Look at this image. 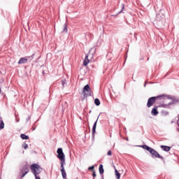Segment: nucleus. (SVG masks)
Returning a JSON list of instances; mask_svg holds the SVG:
<instances>
[{
  "label": "nucleus",
  "instance_id": "1",
  "mask_svg": "<svg viewBox=\"0 0 179 179\" xmlns=\"http://www.w3.org/2000/svg\"><path fill=\"white\" fill-rule=\"evenodd\" d=\"M57 157L60 160V171L64 178H65L66 177V171H65V154L64 153L62 148H57Z\"/></svg>",
  "mask_w": 179,
  "mask_h": 179
},
{
  "label": "nucleus",
  "instance_id": "2",
  "mask_svg": "<svg viewBox=\"0 0 179 179\" xmlns=\"http://www.w3.org/2000/svg\"><path fill=\"white\" fill-rule=\"evenodd\" d=\"M138 148H142V149H144V150H147L150 154V156L152 159H161V160L163 162V163H166V159H164V157L159 153L156 150L152 148L149 145L144 144L142 145H137Z\"/></svg>",
  "mask_w": 179,
  "mask_h": 179
},
{
  "label": "nucleus",
  "instance_id": "3",
  "mask_svg": "<svg viewBox=\"0 0 179 179\" xmlns=\"http://www.w3.org/2000/svg\"><path fill=\"white\" fill-rule=\"evenodd\" d=\"M82 94H83V96H81V101H85V99H87L89 96H92V90L90 89V85H89V84H87L83 88V92L81 93V95Z\"/></svg>",
  "mask_w": 179,
  "mask_h": 179
},
{
  "label": "nucleus",
  "instance_id": "4",
  "mask_svg": "<svg viewBox=\"0 0 179 179\" xmlns=\"http://www.w3.org/2000/svg\"><path fill=\"white\" fill-rule=\"evenodd\" d=\"M164 10H159V14H157L155 20L158 26H163V22H164Z\"/></svg>",
  "mask_w": 179,
  "mask_h": 179
},
{
  "label": "nucleus",
  "instance_id": "5",
  "mask_svg": "<svg viewBox=\"0 0 179 179\" xmlns=\"http://www.w3.org/2000/svg\"><path fill=\"white\" fill-rule=\"evenodd\" d=\"M31 171L34 176L38 175L41 173V171L43 168L41 167L40 164H32L30 166Z\"/></svg>",
  "mask_w": 179,
  "mask_h": 179
},
{
  "label": "nucleus",
  "instance_id": "6",
  "mask_svg": "<svg viewBox=\"0 0 179 179\" xmlns=\"http://www.w3.org/2000/svg\"><path fill=\"white\" fill-rule=\"evenodd\" d=\"M163 96H164V94H159L156 96L150 97L147 101L148 108H150V107H152V106H153V104H155V103H156V100H158V99H162V97H163Z\"/></svg>",
  "mask_w": 179,
  "mask_h": 179
},
{
  "label": "nucleus",
  "instance_id": "7",
  "mask_svg": "<svg viewBox=\"0 0 179 179\" xmlns=\"http://www.w3.org/2000/svg\"><path fill=\"white\" fill-rule=\"evenodd\" d=\"M28 173H29V165L25 164L20 169V178H24V177H26V175Z\"/></svg>",
  "mask_w": 179,
  "mask_h": 179
},
{
  "label": "nucleus",
  "instance_id": "8",
  "mask_svg": "<svg viewBox=\"0 0 179 179\" xmlns=\"http://www.w3.org/2000/svg\"><path fill=\"white\" fill-rule=\"evenodd\" d=\"M169 104H172V106H176L177 104H179V96H173V98L172 99V101L169 102Z\"/></svg>",
  "mask_w": 179,
  "mask_h": 179
},
{
  "label": "nucleus",
  "instance_id": "9",
  "mask_svg": "<svg viewBox=\"0 0 179 179\" xmlns=\"http://www.w3.org/2000/svg\"><path fill=\"white\" fill-rule=\"evenodd\" d=\"M159 114V110H157V106H154L151 110V115L156 117Z\"/></svg>",
  "mask_w": 179,
  "mask_h": 179
},
{
  "label": "nucleus",
  "instance_id": "10",
  "mask_svg": "<svg viewBox=\"0 0 179 179\" xmlns=\"http://www.w3.org/2000/svg\"><path fill=\"white\" fill-rule=\"evenodd\" d=\"M27 61H29L27 57H21L17 64L18 65H22V64H27Z\"/></svg>",
  "mask_w": 179,
  "mask_h": 179
},
{
  "label": "nucleus",
  "instance_id": "11",
  "mask_svg": "<svg viewBox=\"0 0 179 179\" xmlns=\"http://www.w3.org/2000/svg\"><path fill=\"white\" fill-rule=\"evenodd\" d=\"M162 150H164V152H170V150H171V147L169 146V145H161L160 146Z\"/></svg>",
  "mask_w": 179,
  "mask_h": 179
},
{
  "label": "nucleus",
  "instance_id": "12",
  "mask_svg": "<svg viewBox=\"0 0 179 179\" xmlns=\"http://www.w3.org/2000/svg\"><path fill=\"white\" fill-rule=\"evenodd\" d=\"M121 6H122L121 10L119 11L116 15H111L112 17H117V16H118V15H120V13H122V12H124V9H125V4L122 3Z\"/></svg>",
  "mask_w": 179,
  "mask_h": 179
},
{
  "label": "nucleus",
  "instance_id": "13",
  "mask_svg": "<svg viewBox=\"0 0 179 179\" xmlns=\"http://www.w3.org/2000/svg\"><path fill=\"white\" fill-rule=\"evenodd\" d=\"M101 113H100L96 120V121L94 122V124L92 126V131L96 132V128H97V122L99 121V118L100 117V115Z\"/></svg>",
  "mask_w": 179,
  "mask_h": 179
},
{
  "label": "nucleus",
  "instance_id": "14",
  "mask_svg": "<svg viewBox=\"0 0 179 179\" xmlns=\"http://www.w3.org/2000/svg\"><path fill=\"white\" fill-rule=\"evenodd\" d=\"M99 172L100 176H104V166H103L102 164H101L99 166Z\"/></svg>",
  "mask_w": 179,
  "mask_h": 179
},
{
  "label": "nucleus",
  "instance_id": "15",
  "mask_svg": "<svg viewBox=\"0 0 179 179\" xmlns=\"http://www.w3.org/2000/svg\"><path fill=\"white\" fill-rule=\"evenodd\" d=\"M89 62H90V60L89 59V55H86L85 60L83 61V66H87V65H89Z\"/></svg>",
  "mask_w": 179,
  "mask_h": 179
},
{
  "label": "nucleus",
  "instance_id": "16",
  "mask_svg": "<svg viewBox=\"0 0 179 179\" xmlns=\"http://www.w3.org/2000/svg\"><path fill=\"white\" fill-rule=\"evenodd\" d=\"M113 167L115 169V176L116 177V179H120L121 178V173H120L118 170H117V169H115V166H113Z\"/></svg>",
  "mask_w": 179,
  "mask_h": 179
},
{
  "label": "nucleus",
  "instance_id": "17",
  "mask_svg": "<svg viewBox=\"0 0 179 179\" xmlns=\"http://www.w3.org/2000/svg\"><path fill=\"white\" fill-rule=\"evenodd\" d=\"M20 136L22 141H29L30 139V137L24 134H21Z\"/></svg>",
  "mask_w": 179,
  "mask_h": 179
},
{
  "label": "nucleus",
  "instance_id": "18",
  "mask_svg": "<svg viewBox=\"0 0 179 179\" xmlns=\"http://www.w3.org/2000/svg\"><path fill=\"white\" fill-rule=\"evenodd\" d=\"M5 128V123L3 122V119L0 116V130Z\"/></svg>",
  "mask_w": 179,
  "mask_h": 179
},
{
  "label": "nucleus",
  "instance_id": "19",
  "mask_svg": "<svg viewBox=\"0 0 179 179\" xmlns=\"http://www.w3.org/2000/svg\"><path fill=\"white\" fill-rule=\"evenodd\" d=\"M62 33H68V24L65 23L64 24V29L62 30Z\"/></svg>",
  "mask_w": 179,
  "mask_h": 179
},
{
  "label": "nucleus",
  "instance_id": "20",
  "mask_svg": "<svg viewBox=\"0 0 179 179\" xmlns=\"http://www.w3.org/2000/svg\"><path fill=\"white\" fill-rule=\"evenodd\" d=\"M94 104L95 106H96V107H99V106H100L101 104L100 99H99L98 98H96L94 99Z\"/></svg>",
  "mask_w": 179,
  "mask_h": 179
},
{
  "label": "nucleus",
  "instance_id": "21",
  "mask_svg": "<svg viewBox=\"0 0 179 179\" xmlns=\"http://www.w3.org/2000/svg\"><path fill=\"white\" fill-rule=\"evenodd\" d=\"M96 46H94L93 48H92L90 50L89 54H90V52H92V51H94V52L92 53V55H94V54H96Z\"/></svg>",
  "mask_w": 179,
  "mask_h": 179
},
{
  "label": "nucleus",
  "instance_id": "22",
  "mask_svg": "<svg viewBox=\"0 0 179 179\" xmlns=\"http://www.w3.org/2000/svg\"><path fill=\"white\" fill-rule=\"evenodd\" d=\"M27 141H24L22 145V148H23V149L26 150L29 148V144H27Z\"/></svg>",
  "mask_w": 179,
  "mask_h": 179
},
{
  "label": "nucleus",
  "instance_id": "23",
  "mask_svg": "<svg viewBox=\"0 0 179 179\" xmlns=\"http://www.w3.org/2000/svg\"><path fill=\"white\" fill-rule=\"evenodd\" d=\"M37 55L36 53H33L31 56H27V58H29L30 61H32V59H34V56Z\"/></svg>",
  "mask_w": 179,
  "mask_h": 179
},
{
  "label": "nucleus",
  "instance_id": "24",
  "mask_svg": "<svg viewBox=\"0 0 179 179\" xmlns=\"http://www.w3.org/2000/svg\"><path fill=\"white\" fill-rule=\"evenodd\" d=\"M162 97H166L168 100H173V99L174 98V96H172L171 95H166V94H164V96H163Z\"/></svg>",
  "mask_w": 179,
  "mask_h": 179
},
{
  "label": "nucleus",
  "instance_id": "25",
  "mask_svg": "<svg viewBox=\"0 0 179 179\" xmlns=\"http://www.w3.org/2000/svg\"><path fill=\"white\" fill-rule=\"evenodd\" d=\"M170 106H172V104H170V103H168L167 104L164 103V108H169Z\"/></svg>",
  "mask_w": 179,
  "mask_h": 179
},
{
  "label": "nucleus",
  "instance_id": "26",
  "mask_svg": "<svg viewBox=\"0 0 179 179\" xmlns=\"http://www.w3.org/2000/svg\"><path fill=\"white\" fill-rule=\"evenodd\" d=\"M161 113H162V115H165V116L169 115V111L162 110Z\"/></svg>",
  "mask_w": 179,
  "mask_h": 179
},
{
  "label": "nucleus",
  "instance_id": "27",
  "mask_svg": "<svg viewBox=\"0 0 179 179\" xmlns=\"http://www.w3.org/2000/svg\"><path fill=\"white\" fill-rule=\"evenodd\" d=\"M88 170L89 171H94V165H92V166H89L88 167Z\"/></svg>",
  "mask_w": 179,
  "mask_h": 179
},
{
  "label": "nucleus",
  "instance_id": "28",
  "mask_svg": "<svg viewBox=\"0 0 179 179\" xmlns=\"http://www.w3.org/2000/svg\"><path fill=\"white\" fill-rule=\"evenodd\" d=\"M62 85L63 87H65V85H66V80H62Z\"/></svg>",
  "mask_w": 179,
  "mask_h": 179
},
{
  "label": "nucleus",
  "instance_id": "29",
  "mask_svg": "<svg viewBox=\"0 0 179 179\" xmlns=\"http://www.w3.org/2000/svg\"><path fill=\"white\" fill-rule=\"evenodd\" d=\"M96 177H97V175L96 174V171H93V172H92L93 179L96 178Z\"/></svg>",
  "mask_w": 179,
  "mask_h": 179
},
{
  "label": "nucleus",
  "instance_id": "30",
  "mask_svg": "<svg viewBox=\"0 0 179 179\" xmlns=\"http://www.w3.org/2000/svg\"><path fill=\"white\" fill-rule=\"evenodd\" d=\"M107 155L108 156H112L113 155V152L111 151V150H109L107 152Z\"/></svg>",
  "mask_w": 179,
  "mask_h": 179
},
{
  "label": "nucleus",
  "instance_id": "31",
  "mask_svg": "<svg viewBox=\"0 0 179 179\" xmlns=\"http://www.w3.org/2000/svg\"><path fill=\"white\" fill-rule=\"evenodd\" d=\"M96 134V131H92V141H94V135Z\"/></svg>",
  "mask_w": 179,
  "mask_h": 179
},
{
  "label": "nucleus",
  "instance_id": "32",
  "mask_svg": "<svg viewBox=\"0 0 179 179\" xmlns=\"http://www.w3.org/2000/svg\"><path fill=\"white\" fill-rule=\"evenodd\" d=\"M157 107V108H164V103H162Z\"/></svg>",
  "mask_w": 179,
  "mask_h": 179
},
{
  "label": "nucleus",
  "instance_id": "33",
  "mask_svg": "<svg viewBox=\"0 0 179 179\" xmlns=\"http://www.w3.org/2000/svg\"><path fill=\"white\" fill-rule=\"evenodd\" d=\"M41 58V55H40L36 59L35 62H38V60Z\"/></svg>",
  "mask_w": 179,
  "mask_h": 179
},
{
  "label": "nucleus",
  "instance_id": "34",
  "mask_svg": "<svg viewBox=\"0 0 179 179\" xmlns=\"http://www.w3.org/2000/svg\"><path fill=\"white\" fill-rule=\"evenodd\" d=\"M35 177V179H41L38 175H34Z\"/></svg>",
  "mask_w": 179,
  "mask_h": 179
},
{
  "label": "nucleus",
  "instance_id": "35",
  "mask_svg": "<svg viewBox=\"0 0 179 179\" xmlns=\"http://www.w3.org/2000/svg\"><path fill=\"white\" fill-rule=\"evenodd\" d=\"M30 116H28L27 117V120H26V122H29V121H30Z\"/></svg>",
  "mask_w": 179,
  "mask_h": 179
},
{
  "label": "nucleus",
  "instance_id": "36",
  "mask_svg": "<svg viewBox=\"0 0 179 179\" xmlns=\"http://www.w3.org/2000/svg\"><path fill=\"white\" fill-rule=\"evenodd\" d=\"M42 74H43V76H44V75H45V71L43 70V71H42Z\"/></svg>",
  "mask_w": 179,
  "mask_h": 179
},
{
  "label": "nucleus",
  "instance_id": "37",
  "mask_svg": "<svg viewBox=\"0 0 179 179\" xmlns=\"http://www.w3.org/2000/svg\"><path fill=\"white\" fill-rule=\"evenodd\" d=\"M146 85H148V82L145 81V82L144 83V87H146Z\"/></svg>",
  "mask_w": 179,
  "mask_h": 179
},
{
  "label": "nucleus",
  "instance_id": "38",
  "mask_svg": "<svg viewBox=\"0 0 179 179\" xmlns=\"http://www.w3.org/2000/svg\"><path fill=\"white\" fill-rule=\"evenodd\" d=\"M62 178L63 179H68L67 178H66H66H64V176L62 174Z\"/></svg>",
  "mask_w": 179,
  "mask_h": 179
},
{
  "label": "nucleus",
  "instance_id": "39",
  "mask_svg": "<svg viewBox=\"0 0 179 179\" xmlns=\"http://www.w3.org/2000/svg\"><path fill=\"white\" fill-rule=\"evenodd\" d=\"M101 179H104V175H101Z\"/></svg>",
  "mask_w": 179,
  "mask_h": 179
},
{
  "label": "nucleus",
  "instance_id": "40",
  "mask_svg": "<svg viewBox=\"0 0 179 179\" xmlns=\"http://www.w3.org/2000/svg\"><path fill=\"white\" fill-rule=\"evenodd\" d=\"M143 59H145V57H141V58L140 59V61H143Z\"/></svg>",
  "mask_w": 179,
  "mask_h": 179
},
{
  "label": "nucleus",
  "instance_id": "41",
  "mask_svg": "<svg viewBox=\"0 0 179 179\" xmlns=\"http://www.w3.org/2000/svg\"><path fill=\"white\" fill-rule=\"evenodd\" d=\"M89 114H92V110H90V111H89Z\"/></svg>",
  "mask_w": 179,
  "mask_h": 179
},
{
  "label": "nucleus",
  "instance_id": "42",
  "mask_svg": "<svg viewBox=\"0 0 179 179\" xmlns=\"http://www.w3.org/2000/svg\"><path fill=\"white\" fill-rule=\"evenodd\" d=\"M37 122H38V120L35 122V124L37 123Z\"/></svg>",
  "mask_w": 179,
  "mask_h": 179
},
{
  "label": "nucleus",
  "instance_id": "43",
  "mask_svg": "<svg viewBox=\"0 0 179 179\" xmlns=\"http://www.w3.org/2000/svg\"><path fill=\"white\" fill-rule=\"evenodd\" d=\"M36 130V128H34L33 129H32V131H35Z\"/></svg>",
  "mask_w": 179,
  "mask_h": 179
},
{
  "label": "nucleus",
  "instance_id": "44",
  "mask_svg": "<svg viewBox=\"0 0 179 179\" xmlns=\"http://www.w3.org/2000/svg\"><path fill=\"white\" fill-rule=\"evenodd\" d=\"M34 153H36V154H37V152H36V151H34Z\"/></svg>",
  "mask_w": 179,
  "mask_h": 179
},
{
  "label": "nucleus",
  "instance_id": "45",
  "mask_svg": "<svg viewBox=\"0 0 179 179\" xmlns=\"http://www.w3.org/2000/svg\"><path fill=\"white\" fill-rule=\"evenodd\" d=\"M126 141H129V139L127 138H126Z\"/></svg>",
  "mask_w": 179,
  "mask_h": 179
},
{
  "label": "nucleus",
  "instance_id": "46",
  "mask_svg": "<svg viewBox=\"0 0 179 179\" xmlns=\"http://www.w3.org/2000/svg\"><path fill=\"white\" fill-rule=\"evenodd\" d=\"M147 61H149V57H148Z\"/></svg>",
  "mask_w": 179,
  "mask_h": 179
},
{
  "label": "nucleus",
  "instance_id": "47",
  "mask_svg": "<svg viewBox=\"0 0 179 179\" xmlns=\"http://www.w3.org/2000/svg\"><path fill=\"white\" fill-rule=\"evenodd\" d=\"M41 66L43 67V66H44V65H41Z\"/></svg>",
  "mask_w": 179,
  "mask_h": 179
},
{
  "label": "nucleus",
  "instance_id": "48",
  "mask_svg": "<svg viewBox=\"0 0 179 179\" xmlns=\"http://www.w3.org/2000/svg\"><path fill=\"white\" fill-rule=\"evenodd\" d=\"M89 132H90V129H89Z\"/></svg>",
  "mask_w": 179,
  "mask_h": 179
},
{
  "label": "nucleus",
  "instance_id": "49",
  "mask_svg": "<svg viewBox=\"0 0 179 179\" xmlns=\"http://www.w3.org/2000/svg\"><path fill=\"white\" fill-rule=\"evenodd\" d=\"M178 117H179V114H178Z\"/></svg>",
  "mask_w": 179,
  "mask_h": 179
}]
</instances>
